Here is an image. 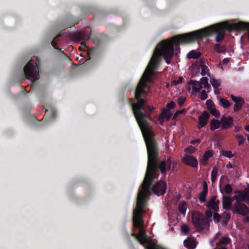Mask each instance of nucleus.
Segmentation results:
<instances>
[{"label":"nucleus","instance_id":"1","mask_svg":"<svg viewBox=\"0 0 249 249\" xmlns=\"http://www.w3.org/2000/svg\"><path fill=\"white\" fill-rule=\"evenodd\" d=\"M144 74L141 77L135 91V98L137 102L131 104L134 116L144 137L148 154L146 174L141 185V190H139L137 197V212H141L145 205L146 197L150 194V187L154 179L159 175V169L162 174L166 173L165 160H161L159 164L157 163V159L159 156L157 143L148 123V120H152L151 115L155 108L153 106H149L146 100L142 98V95H146L150 90L147 84L149 75L145 76Z\"/></svg>","mask_w":249,"mask_h":249},{"label":"nucleus","instance_id":"2","mask_svg":"<svg viewBox=\"0 0 249 249\" xmlns=\"http://www.w3.org/2000/svg\"><path fill=\"white\" fill-rule=\"evenodd\" d=\"M229 25L224 23L213 24L202 29L188 33L175 36L169 40H164L156 48L147 69L151 72L158 64L161 56H162L167 64L171 63L174 55V45L193 42L196 40L211 36L216 34L215 41L220 42L225 37V32Z\"/></svg>","mask_w":249,"mask_h":249},{"label":"nucleus","instance_id":"3","mask_svg":"<svg viewBox=\"0 0 249 249\" xmlns=\"http://www.w3.org/2000/svg\"><path fill=\"white\" fill-rule=\"evenodd\" d=\"M166 183L163 181L160 180L156 182L154 185L151 188L150 187V194L152 191L154 194L157 196L163 195L165 193L166 190ZM150 195H148L146 197V200L145 202V205L143 208L141 212H138L137 210V206L136 205V209L134 210L132 218H142V214L146 212V207L147 206V201L149 199V196Z\"/></svg>","mask_w":249,"mask_h":249},{"label":"nucleus","instance_id":"4","mask_svg":"<svg viewBox=\"0 0 249 249\" xmlns=\"http://www.w3.org/2000/svg\"><path fill=\"white\" fill-rule=\"evenodd\" d=\"M40 61L39 58L33 56L24 68V72L27 79L34 81L39 78V68Z\"/></svg>","mask_w":249,"mask_h":249},{"label":"nucleus","instance_id":"5","mask_svg":"<svg viewBox=\"0 0 249 249\" xmlns=\"http://www.w3.org/2000/svg\"><path fill=\"white\" fill-rule=\"evenodd\" d=\"M90 28L88 27L86 28L85 31H82L77 32L71 36L72 39L74 40L76 42H80L81 45L84 47H87L85 40L88 39L90 37V33H89V30Z\"/></svg>","mask_w":249,"mask_h":249},{"label":"nucleus","instance_id":"6","mask_svg":"<svg viewBox=\"0 0 249 249\" xmlns=\"http://www.w3.org/2000/svg\"><path fill=\"white\" fill-rule=\"evenodd\" d=\"M231 209L233 213H237L244 216H247L249 213V207L245 204L237 199Z\"/></svg>","mask_w":249,"mask_h":249},{"label":"nucleus","instance_id":"7","mask_svg":"<svg viewBox=\"0 0 249 249\" xmlns=\"http://www.w3.org/2000/svg\"><path fill=\"white\" fill-rule=\"evenodd\" d=\"M220 123L222 129H227L230 128L233 125V119L231 116H229L228 117L223 116L221 118Z\"/></svg>","mask_w":249,"mask_h":249},{"label":"nucleus","instance_id":"8","mask_svg":"<svg viewBox=\"0 0 249 249\" xmlns=\"http://www.w3.org/2000/svg\"><path fill=\"white\" fill-rule=\"evenodd\" d=\"M216 198L217 196L216 195L212 196L206 204V206L208 208L213 210L214 212H217L219 210L220 201L219 200H216Z\"/></svg>","mask_w":249,"mask_h":249},{"label":"nucleus","instance_id":"9","mask_svg":"<svg viewBox=\"0 0 249 249\" xmlns=\"http://www.w3.org/2000/svg\"><path fill=\"white\" fill-rule=\"evenodd\" d=\"M182 161L185 164L194 168L197 167L198 162L197 159L193 156L186 155L182 159Z\"/></svg>","mask_w":249,"mask_h":249},{"label":"nucleus","instance_id":"10","mask_svg":"<svg viewBox=\"0 0 249 249\" xmlns=\"http://www.w3.org/2000/svg\"><path fill=\"white\" fill-rule=\"evenodd\" d=\"M193 223L198 230H203L209 227L207 219H193Z\"/></svg>","mask_w":249,"mask_h":249},{"label":"nucleus","instance_id":"11","mask_svg":"<svg viewBox=\"0 0 249 249\" xmlns=\"http://www.w3.org/2000/svg\"><path fill=\"white\" fill-rule=\"evenodd\" d=\"M210 116V114L207 111H204L201 115L198 117V128L199 129L203 127L207 124Z\"/></svg>","mask_w":249,"mask_h":249},{"label":"nucleus","instance_id":"12","mask_svg":"<svg viewBox=\"0 0 249 249\" xmlns=\"http://www.w3.org/2000/svg\"><path fill=\"white\" fill-rule=\"evenodd\" d=\"M236 199L246 202L249 205V189H245L243 192H240L236 196Z\"/></svg>","mask_w":249,"mask_h":249},{"label":"nucleus","instance_id":"13","mask_svg":"<svg viewBox=\"0 0 249 249\" xmlns=\"http://www.w3.org/2000/svg\"><path fill=\"white\" fill-rule=\"evenodd\" d=\"M208 192V185L206 181L203 182V190L200 193L198 199L200 202L205 203L206 201V196Z\"/></svg>","mask_w":249,"mask_h":249},{"label":"nucleus","instance_id":"14","mask_svg":"<svg viewBox=\"0 0 249 249\" xmlns=\"http://www.w3.org/2000/svg\"><path fill=\"white\" fill-rule=\"evenodd\" d=\"M184 246L188 249H194L196 246V243L194 238H187L183 242Z\"/></svg>","mask_w":249,"mask_h":249},{"label":"nucleus","instance_id":"15","mask_svg":"<svg viewBox=\"0 0 249 249\" xmlns=\"http://www.w3.org/2000/svg\"><path fill=\"white\" fill-rule=\"evenodd\" d=\"M171 116V113L169 110L166 108H162L161 112L159 115L158 120L160 122V124H162L164 119L166 117L167 120H169Z\"/></svg>","mask_w":249,"mask_h":249},{"label":"nucleus","instance_id":"16","mask_svg":"<svg viewBox=\"0 0 249 249\" xmlns=\"http://www.w3.org/2000/svg\"><path fill=\"white\" fill-rule=\"evenodd\" d=\"M232 200L230 197L223 196L222 197L223 208L226 210H230L231 207Z\"/></svg>","mask_w":249,"mask_h":249},{"label":"nucleus","instance_id":"17","mask_svg":"<svg viewBox=\"0 0 249 249\" xmlns=\"http://www.w3.org/2000/svg\"><path fill=\"white\" fill-rule=\"evenodd\" d=\"M139 242L142 244L147 242V239L144 232L142 229H140L139 233L135 236Z\"/></svg>","mask_w":249,"mask_h":249},{"label":"nucleus","instance_id":"18","mask_svg":"<svg viewBox=\"0 0 249 249\" xmlns=\"http://www.w3.org/2000/svg\"><path fill=\"white\" fill-rule=\"evenodd\" d=\"M220 121H218V120L214 119H212L210 123V130L213 131L216 129L219 128L220 127Z\"/></svg>","mask_w":249,"mask_h":249},{"label":"nucleus","instance_id":"19","mask_svg":"<svg viewBox=\"0 0 249 249\" xmlns=\"http://www.w3.org/2000/svg\"><path fill=\"white\" fill-rule=\"evenodd\" d=\"M187 208V205L185 201H181L178 206V210L180 213L183 215V216H184L186 214V210Z\"/></svg>","mask_w":249,"mask_h":249},{"label":"nucleus","instance_id":"20","mask_svg":"<svg viewBox=\"0 0 249 249\" xmlns=\"http://www.w3.org/2000/svg\"><path fill=\"white\" fill-rule=\"evenodd\" d=\"M55 116L56 112L52 108L50 110L46 109L45 117H48L49 120H54L55 117Z\"/></svg>","mask_w":249,"mask_h":249},{"label":"nucleus","instance_id":"21","mask_svg":"<svg viewBox=\"0 0 249 249\" xmlns=\"http://www.w3.org/2000/svg\"><path fill=\"white\" fill-rule=\"evenodd\" d=\"M201 85H203L204 87L208 91L207 92H209L211 90V86L208 83V79L206 77H203L201 78L200 82Z\"/></svg>","mask_w":249,"mask_h":249},{"label":"nucleus","instance_id":"22","mask_svg":"<svg viewBox=\"0 0 249 249\" xmlns=\"http://www.w3.org/2000/svg\"><path fill=\"white\" fill-rule=\"evenodd\" d=\"M147 249H166L161 246L158 245L154 243L153 242L150 241L147 242V245L146 246Z\"/></svg>","mask_w":249,"mask_h":249},{"label":"nucleus","instance_id":"23","mask_svg":"<svg viewBox=\"0 0 249 249\" xmlns=\"http://www.w3.org/2000/svg\"><path fill=\"white\" fill-rule=\"evenodd\" d=\"M201 55V53L199 52H196L195 50L191 51L187 54V56L189 58H195L197 59L199 58Z\"/></svg>","mask_w":249,"mask_h":249},{"label":"nucleus","instance_id":"24","mask_svg":"<svg viewBox=\"0 0 249 249\" xmlns=\"http://www.w3.org/2000/svg\"><path fill=\"white\" fill-rule=\"evenodd\" d=\"M219 102L220 105L225 108H228L231 105L230 102L226 98H221Z\"/></svg>","mask_w":249,"mask_h":249},{"label":"nucleus","instance_id":"25","mask_svg":"<svg viewBox=\"0 0 249 249\" xmlns=\"http://www.w3.org/2000/svg\"><path fill=\"white\" fill-rule=\"evenodd\" d=\"M214 50L219 53H223L226 52L224 46H221L220 44H215L213 46Z\"/></svg>","mask_w":249,"mask_h":249},{"label":"nucleus","instance_id":"26","mask_svg":"<svg viewBox=\"0 0 249 249\" xmlns=\"http://www.w3.org/2000/svg\"><path fill=\"white\" fill-rule=\"evenodd\" d=\"M60 36L61 35L59 34L58 36H56L55 37H54V38L51 42V44L53 46L54 49L59 50L61 53L64 54V52L62 51L61 49L58 48L57 46V38Z\"/></svg>","mask_w":249,"mask_h":249},{"label":"nucleus","instance_id":"27","mask_svg":"<svg viewBox=\"0 0 249 249\" xmlns=\"http://www.w3.org/2000/svg\"><path fill=\"white\" fill-rule=\"evenodd\" d=\"M217 173L218 169L216 167H214L211 173V181L212 183H214L216 180Z\"/></svg>","mask_w":249,"mask_h":249},{"label":"nucleus","instance_id":"28","mask_svg":"<svg viewBox=\"0 0 249 249\" xmlns=\"http://www.w3.org/2000/svg\"><path fill=\"white\" fill-rule=\"evenodd\" d=\"M133 224L135 227L139 228L140 229H142L141 228L143 225L142 219H133Z\"/></svg>","mask_w":249,"mask_h":249},{"label":"nucleus","instance_id":"29","mask_svg":"<svg viewBox=\"0 0 249 249\" xmlns=\"http://www.w3.org/2000/svg\"><path fill=\"white\" fill-rule=\"evenodd\" d=\"M208 110L210 111V113L215 117L218 118L220 116V113L219 111L216 109L214 107H209Z\"/></svg>","mask_w":249,"mask_h":249},{"label":"nucleus","instance_id":"30","mask_svg":"<svg viewBox=\"0 0 249 249\" xmlns=\"http://www.w3.org/2000/svg\"><path fill=\"white\" fill-rule=\"evenodd\" d=\"M210 82L214 89H217L220 86L221 81L220 80L213 78L211 80Z\"/></svg>","mask_w":249,"mask_h":249},{"label":"nucleus","instance_id":"31","mask_svg":"<svg viewBox=\"0 0 249 249\" xmlns=\"http://www.w3.org/2000/svg\"><path fill=\"white\" fill-rule=\"evenodd\" d=\"M202 88V85H201V83L198 82L196 85L194 86H193V91L195 92L196 93L199 92Z\"/></svg>","mask_w":249,"mask_h":249},{"label":"nucleus","instance_id":"32","mask_svg":"<svg viewBox=\"0 0 249 249\" xmlns=\"http://www.w3.org/2000/svg\"><path fill=\"white\" fill-rule=\"evenodd\" d=\"M219 241L220 243L222 244H230L231 242L230 238L228 236H224L221 238Z\"/></svg>","mask_w":249,"mask_h":249},{"label":"nucleus","instance_id":"33","mask_svg":"<svg viewBox=\"0 0 249 249\" xmlns=\"http://www.w3.org/2000/svg\"><path fill=\"white\" fill-rule=\"evenodd\" d=\"M181 231L182 233H183L185 234H186L189 231H190V227L188 225H182L181 226Z\"/></svg>","mask_w":249,"mask_h":249},{"label":"nucleus","instance_id":"34","mask_svg":"<svg viewBox=\"0 0 249 249\" xmlns=\"http://www.w3.org/2000/svg\"><path fill=\"white\" fill-rule=\"evenodd\" d=\"M222 155L225 157H228L229 158H231L234 156V155L232 153L231 151H222L221 152Z\"/></svg>","mask_w":249,"mask_h":249},{"label":"nucleus","instance_id":"35","mask_svg":"<svg viewBox=\"0 0 249 249\" xmlns=\"http://www.w3.org/2000/svg\"><path fill=\"white\" fill-rule=\"evenodd\" d=\"M225 193L227 194H230L232 193V188L231 184H227L225 186Z\"/></svg>","mask_w":249,"mask_h":249},{"label":"nucleus","instance_id":"36","mask_svg":"<svg viewBox=\"0 0 249 249\" xmlns=\"http://www.w3.org/2000/svg\"><path fill=\"white\" fill-rule=\"evenodd\" d=\"M244 104V102H242V103H239L238 104H235L234 106V111L235 112H238L242 108L243 104Z\"/></svg>","mask_w":249,"mask_h":249},{"label":"nucleus","instance_id":"37","mask_svg":"<svg viewBox=\"0 0 249 249\" xmlns=\"http://www.w3.org/2000/svg\"><path fill=\"white\" fill-rule=\"evenodd\" d=\"M231 98L232 100L235 103V104H238L239 103H242V102H244V99L241 97H236L235 96L232 95L231 96Z\"/></svg>","mask_w":249,"mask_h":249},{"label":"nucleus","instance_id":"38","mask_svg":"<svg viewBox=\"0 0 249 249\" xmlns=\"http://www.w3.org/2000/svg\"><path fill=\"white\" fill-rule=\"evenodd\" d=\"M235 137L237 139L239 140L238 141V145H241V144H243L245 141V139L243 137V136L242 135H236L235 136Z\"/></svg>","mask_w":249,"mask_h":249},{"label":"nucleus","instance_id":"39","mask_svg":"<svg viewBox=\"0 0 249 249\" xmlns=\"http://www.w3.org/2000/svg\"><path fill=\"white\" fill-rule=\"evenodd\" d=\"M186 101V98L183 96H180L178 98V104L179 107H181L184 104Z\"/></svg>","mask_w":249,"mask_h":249},{"label":"nucleus","instance_id":"40","mask_svg":"<svg viewBox=\"0 0 249 249\" xmlns=\"http://www.w3.org/2000/svg\"><path fill=\"white\" fill-rule=\"evenodd\" d=\"M201 74L203 76L205 75L209 71L207 66L203 65H201Z\"/></svg>","mask_w":249,"mask_h":249},{"label":"nucleus","instance_id":"41","mask_svg":"<svg viewBox=\"0 0 249 249\" xmlns=\"http://www.w3.org/2000/svg\"><path fill=\"white\" fill-rule=\"evenodd\" d=\"M213 155V152L212 150L206 151L204 155L205 156V160H208Z\"/></svg>","mask_w":249,"mask_h":249},{"label":"nucleus","instance_id":"42","mask_svg":"<svg viewBox=\"0 0 249 249\" xmlns=\"http://www.w3.org/2000/svg\"><path fill=\"white\" fill-rule=\"evenodd\" d=\"M208 97V95L207 93V92L205 90H202L200 95V98L202 100H206Z\"/></svg>","mask_w":249,"mask_h":249},{"label":"nucleus","instance_id":"43","mask_svg":"<svg viewBox=\"0 0 249 249\" xmlns=\"http://www.w3.org/2000/svg\"><path fill=\"white\" fill-rule=\"evenodd\" d=\"M166 107L168 108V110L172 109L175 108L176 104L174 101H171L166 105Z\"/></svg>","mask_w":249,"mask_h":249},{"label":"nucleus","instance_id":"44","mask_svg":"<svg viewBox=\"0 0 249 249\" xmlns=\"http://www.w3.org/2000/svg\"><path fill=\"white\" fill-rule=\"evenodd\" d=\"M186 111V109L185 108H183L181 110H178L177 111L173 116V118H176L179 115H180L183 113H184Z\"/></svg>","mask_w":249,"mask_h":249},{"label":"nucleus","instance_id":"45","mask_svg":"<svg viewBox=\"0 0 249 249\" xmlns=\"http://www.w3.org/2000/svg\"><path fill=\"white\" fill-rule=\"evenodd\" d=\"M206 105L207 106L208 109H209V107H214V105L213 102L212 100L209 99L206 101Z\"/></svg>","mask_w":249,"mask_h":249},{"label":"nucleus","instance_id":"46","mask_svg":"<svg viewBox=\"0 0 249 249\" xmlns=\"http://www.w3.org/2000/svg\"><path fill=\"white\" fill-rule=\"evenodd\" d=\"M183 80H184L183 78L181 76H180V77H179L178 80L174 81L173 84L175 85H178V84H180L183 82Z\"/></svg>","mask_w":249,"mask_h":249},{"label":"nucleus","instance_id":"47","mask_svg":"<svg viewBox=\"0 0 249 249\" xmlns=\"http://www.w3.org/2000/svg\"><path fill=\"white\" fill-rule=\"evenodd\" d=\"M165 162L166 167L168 170H169L171 167L172 161L170 159H168L167 160H165Z\"/></svg>","mask_w":249,"mask_h":249},{"label":"nucleus","instance_id":"48","mask_svg":"<svg viewBox=\"0 0 249 249\" xmlns=\"http://www.w3.org/2000/svg\"><path fill=\"white\" fill-rule=\"evenodd\" d=\"M213 212L211 210H207L206 212V214L207 216V218H212V216L213 215Z\"/></svg>","mask_w":249,"mask_h":249},{"label":"nucleus","instance_id":"49","mask_svg":"<svg viewBox=\"0 0 249 249\" xmlns=\"http://www.w3.org/2000/svg\"><path fill=\"white\" fill-rule=\"evenodd\" d=\"M221 235V233L218 232H217L215 235L213 237V240H212L211 243L212 244V243L214 242L218 237L219 236Z\"/></svg>","mask_w":249,"mask_h":249},{"label":"nucleus","instance_id":"50","mask_svg":"<svg viewBox=\"0 0 249 249\" xmlns=\"http://www.w3.org/2000/svg\"><path fill=\"white\" fill-rule=\"evenodd\" d=\"M208 160H205V156H203L200 159V162L203 164H206L207 163Z\"/></svg>","mask_w":249,"mask_h":249},{"label":"nucleus","instance_id":"51","mask_svg":"<svg viewBox=\"0 0 249 249\" xmlns=\"http://www.w3.org/2000/svg\"><path fill=\"white\" fill-rule=\"evenodd\" d=\"M100 38V36H96L93 39L94 42L96 43L97 45H99L100 44V41L99 40Z\"/></svg>","mask_w":249,"mask_h":249},{"label":"nucleus","instance_id":"52","mask_svg":"<svg viewBox=\"0 0 249 249\" xmlns=\"http://www.w3.org/2000/svg\"><path fill=\"white\" fill-rule=\"evenodd\" d=\"M197 82H198V81H196V80H191L188 82V84L193 85V86H194L195 85H196V84Z\"/></svg>","mask_w":249,"mask_h":249},{"label":"nucleus","instance_id":"53","mask_svg":"<svg viewBox=\"0 0 249 249\" xmlns=\"http://www.w3.org/2000/svg\"><path fill=\"white\" fill-rule=\"evenodd\" d=\"M230 62V59L229 58H225L222 60L223 65H227Z\"/></svg>","mask_w":249,"mask_h":249},{"label":"nucleus","instance_id":"54","mask_svg":"<svg viewBox=\"0 0 249 249\" xmlns=\"http://www.w3.org/2000/svg\"><path fill=\"white\" fill-rule=\"evenodd\" d=\"M213 218H221V217L218 213H214Z\"/></svg>","mask_w":249,"mask_h":249},{"label":"nucleus","instance_id":"55","mask_svg":"<svg viewBox=\"0 0 249 249\" xmlns=\"http://www.w3.org/2000/svg\"><path fill=\"white\" fill-rule=\"evenodd\" d=\"M240 128H241V127L238 126H235L234 127L235 132H237L239 131Z\"/></svg>","mask_w":249,"mask_h":249},{"label":"nucleus","instance_id":"56","mask_svg":"<svg viewBox=\"0 0 249 249\" xmlns=\"http://www.w3.org/2000/svg\"><path fill=\"white\" fill-rule=\"evenodd\" d=\"M214 92L215 94H219L220 93L219 90L217 89H214Z\"/></svg>","mask_w":249,"mask_h":249},{"label":"nucleus","instance_id":"57","mask_svg":"<svg viewBox=\"0 0 249 249\" xmlns=\"http://www.w3.org/2000/svg\"><path fill=\"white\" fill-rule=\"evenodd\" d=\"M226 167L228 168H231L233 167V166L230 162H229L228 164H227Z\"/></svg>","mask_w":249,"mask_h":249},{"label":"nucleus","instance_id":"58","mask_svg":"<svg viewBox=\"0 0 249 249\" xmlns=\"http://www.w3.org/2000/svg\"><path fill=\"white\" fill-rule=\"evenodd\" d=\"M245 129L247 131L249 132V124L245 127Z\"/></svg>","mask_w":249,"mask_h":249},{"label":"nucleus","instance_id":"59","mask_svg":"<svg viewBox=\"0 0 249 249\" xmlns=\"http://www.w3.org/2000/svg\"><path fill=\"white\" fill-rule=\"evenodd\" d=\"M225 218H231V215L229 213H227L226 216Z\"/></svg>","mask_w":249,"mask_h":249},{"label":"nucleus","instance_id":"60","mask_svg":"<svg viewBox=\"0 0 249 249\" xmlns=\"http://www.w3.org/2000/svg\"><path fill=\"white\" fill-rule=\"evenodd\" d=\"M79 50L80 51H82V50H83V48H82V47H81V46H80V47H79Z\"/></svg>","mask_w":249,"mask_h":249},{"label":"nucleus","instance_id":"61","mask_svg":"<svg viewBox=\"0 0 249 249\" xmlns=\"http://www.w3.org/2000/svg\"><path fill=\"white\" fill-rule=\"evenodd\" d=\"M227 249V248H224V247H221V248H219V249Z\"/></svg>","mask_w":249,"mask_h":249},{"label":"nucleus","instance_id":"62","mask_svg":"<svg viewBox=\"0 0 249 249\" xmlns=\"http://www.w3.org/2000/svg\"><path fill=\"white\" fill-rule=\"evenodd\" d=\"M93 50H94V48H91V49H90V52H92V51H93Z\"/></svg>","mask_w":249,"mask_h":249},{"label":"nucleus","instance_id":"63","mask_svg":"<svg viewBox=\"0 0 249 249\" xmlns=\"http://www.w3.org/2000/svg\"><path fill=\"white\" fill-rule=\"evenodd\" d=\"M191 153H194L195 152V150H191V151H190Z\"/></svg>","mask_w":249,"mask_h":249},{"label":"nucleus","instance_id":"64","mask_svg":"<svg viewBox=\"0 0 249 249\" xmlns=\"http://www.w3.org/2000/svg\"><path fill=\"white\" fill-rule=\"evenodd\" d=\"M216 222H219V219H216Z\"/></svg>","mask_w":249,"mask_h":249}]
</instances>
